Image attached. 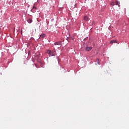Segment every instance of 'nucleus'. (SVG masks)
Masks as SVG:
<instances>
[{"label":"nucleus","instance_id":"f257e3e1","mask_svg":"<svg viewBox=\"0 0 129 129\" xmlns=\"http://www.w3.org/2000/svg\"><path fill=\"white\" fill-rule=\"evenodd\" d=\"M47 54H48L49 57H51V56H55L56 55V52L55 51H51L50 50H47Z\"/></svg>","mask_w":129,"mask_h":129},{"label":"nucleus","instance_id":"39448f33","mask_svg":"<svg viewBox=\"0 0 129 129\" xmlns=\"http://www.w3.org/2000/svg\"><path fill=\"white\" fill-rule=\"evenodd\" d=\"M113 43H117L116 40H113L110 42V44H113Z\"/></svg>","mask_w":129,"mask_h":129},{"label":"nucleus","instance_id":"9d476101","mask_svg":"<svg viewBox=\"0 0 129 129\" xmlns=\"http://www.w3.org/2000/svg\"><path fill=\"white\" fill-rule=\"evenodd\" d=\"M33 9H35V10H37V8L35 6L33 7Z\"/></svg>","mask_w":129,"mask_h":129},{"label":"nucleus","instance_id":"1a4fd4ad","mask_svg":"<svg viewBox=\"0 0 129 129\" xmlns=\"http://www.w3.org/2000/svg\"><path fill=\"white\" fill-rule=\"evenodd\" d=\"M111 6H112V7H113V6H114V2H112L110 4Z\"/></svg>","mask_w":129,"mask_h":129},{"label":"nucleus","instance_id":"0eeeda50","mask_svg":"<svg viewBox=\"0 0 129 129\" xmlns=\"http://www.w3.org/2000/svg\"><path fill=\"white\" fill-rule=\"evenodd\" d=\"M45 37H46V35L45 34H43L40 35V38H45Z\"/></svg>","mask_w":129,"mask_h":129},{"label":"nucleus","instance_id":"7ed1b4c3","mask_svg":"<svg viewBox=\"0 0 129 129\" xmlns=\"http://www.w3.org/2000/svg\"><path fill=\"white\" fill-rule=\"evenodd\" d=\"M86 51H88L89 52V51H90V50H92V47H86Z\"/></svg>","mask_w":129,"mask_h":129},{"label":"nucleus","instance_id":"9b49d317","mask_svg":"<svg viewBox=\"0 0 129 129\" xmlns=\"http://www.w3.org/2000/svg\"><path fill=\"white\" fill-rule=\"evenodd\" d=\"M97 61H99V59L98 58H97Z\"/></svg>","mask_w":129,"mask_h":129},{"label":"nucleus","instance_id":"f03ea898","mask_svg":"<svg viewBox=\"0 0 129 129\" xmlns=\"http://www.w3.org/2000/svg\"><path fill=\"white\" fill-rule=\"evenodd\" d=\"M90 19L88 17H87V16H85L84 17V21H85V22H88V21H89Z\"/></svg>","mask_w":129,"mask_h":129},{"label":"nucleus","instance_id":"6e6552de","mask_svg":"<svg viewBox=\"0 0 129 129\" xmlns=\"http://www.w3.org/2000/svg\"><path fill=\"white\" fill-rule=\"evenodd\" d=\"M119 4V2H118V1H116L115 2L116 6H118Z\"/></svg>","mask_w":129,"mask_h":129},{"label":"nucleus","instance_id":"ddd939ff","mask_svg":"<svg viewBox=\"0 0 129 129\" xmlns=\"http://www.w3.org/2000/svg\"><path fill=\"white\" fill-rule=\"evenodd\" d=\"M36 58H38V56H36Z\"/></svg>","mask_w":129,"mask_h":129},{"label":"nucleus","instance_id":"f8f14e48","mask_svg":"<svg viewBox=\"0 0 129 129\" xmlns=\"http://www.w3.org/2000/svg\"><path fill=\"white\" fill-rule=\"evenodd\" d=\"M97 63H98V64H99V61H98V62H97Z\"/></svg>","mask_w":129,"mask_h":129},{"label":"nucleus","instance_id":"20e7f679","mask_svg":"<svg viewBox=\"0 0 129 129\" xmlns=\"http://www.w3.org/2000/svg\"><path fill=\"white\" fill-rule=\"evenodd\" d=\"M53 45H59L60 46V45H61V41L55 42Z\"/></svg>","mask_w":129,"mask_h":129},{"label":"nucleus","instance_id":"423d86ee","mask_svg":"<svg viewBox=\"0 0 129 129\" xmlns=\"http://www.w3.org/2000/svg\"><path fill=\"white\" fill-rule=\"evenodd\" d=\"M28 23H29V24H31V23H33V20L32 19H29L27 20Z\"/></svg>","mask_w":129,"mask_h":129}]
</instances>
